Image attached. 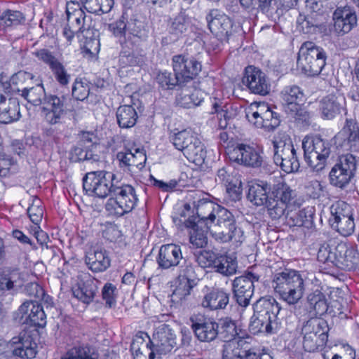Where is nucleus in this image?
<instances>
[{
	"label": "nucleus",
	"mask_w": 359,
	"mask_h": 359,
	"mask_svg": "<svg viewBox=\"0 0 359 359\" xmlns=\"http://www.w3.org/2000/svg\"><path fill=\"white\" fill-rule=\"evenodd\" d=\"M328 331V325L323 319L312 318L306 321L301 331L304 350L314 352L324 346L327 341Z\"/></svg>",
	"instance_id": "nucleus-9"
},
{
	"label": "nucleus",
	"mask_w": 359,
	"mask_h": 359,
	"mask_svg": "<svg viewBox=\"0 0 359 359\" xmlns=\"http://www.w3.org/2000/svg\"><path fill=\"white\" fill-rule=\"evenodd\" d=\"M339 253L344 254V259L341 260L340 265L342 270H351L355 267L359 262V253L352 248L342 244L341 247L337 251Z\"/></svg>",
	"instance_id": "nucleus-52"
},
{
	"label": "nucleus",
	"mask_w": 359,
	"mask_h": 359,
	"mask_svg": "<svg viewBox=\"0 0 359 359\" xmlns=\"http://www.w3.org/2000/svg\"><path fill=\"white\" fill-rule=\"evenodd\" d=\"M12 344L11 353L21 358L32 359L37 353V345L32 337L27 333H21L9 341Z\"/></svg>",
	"instance_id": "nucleus-29"
},
{
	"label": "nucleus",
	"mask_w": 359,
	"mask_h": 359,
	"mask_svg": "<svg viewBox=\"0 0 359 359\" xmlns=\"http://www.w3.org/2000/svg\"><path fill=\"white\" fill-rule=\"evenodd\" d=\"M271 184L267 182L260 181L249 186L248 199L257 206L266 205L269 199V193Z\"/></svg>",
	"instance_id": "nucleus-42"
},
{
	"label": "nucleus",
	"mask_w": 359,
	"mask_h": 359,
	"mask_svg": "<svg viewBox=\"0 0 359 359\" xmlns=\"http://www.w3.org/2000/svg\"><path fill=\"white\" fill-rule=\"evenodd\" d=\"M212 268L224 276H231L236 272L237 262L229 257L218 255Z\"/></svg>",
	"instance_id": "nucleus-54"
},
{
	"label": "nucleus",
	"mask_w": 359,
	"mask_h": 359,
	"mask_svg": "<svg viewBox=\"0 0 359 359\" xmlns=\"http://www.w3.org/2000/svg\"><path fill=\"white\" fill-rule=\"evenodd\" d=\"M230 293L224 289L213 287L203 297L201 306L210 311H217L226 309L229 304Z\"/></svg>",
	"instance_id": "nucleus-36"
},
{
	"label": "nucleus",
	"mask_w": 359,
	"mask_h": 359,
	"mask_svg": "<svg viewBox=\"0 0 359 359\" xmlns=\"http://www.w3.org/2000/svg\"><path fill=\"white\" fill-rule=\"evenodd\" d=\"M280 98L284 111H285L301 104L304 101V94L298 86H288L280 92Z\"/></svg>",
	"instance_id": "nucleus-43"
},
{
	"label": "nucleus",
	"mask_w": 359,
	"mask_h": 359,
	"mask_svg": "<svg viewBox=\"0 0 359 359\" xmlns=\"http://www.w3.org/2000/svg\"><path fill=\"white\" fill-rule=\"evenodd\" d=\"M172 66L184 87L198 75L202 67L201 62L194 57L183 54L172 57Z\"/></svg>",
	"instance_id": "nucleus-16"
},
{
	"label": "nucleus",
	"mask_w": 359,
	"mask_h": 359,
	"mask_svg": "<svg viewBox=\"0 0 359 359\" xmlns=\"http://www.w3.org/2000/svg\"><path fill=\"white\" fill-rule=\"evenodd\" d=\"M170 140L174 147L184 156L196 164H201L206 156V151L201 141L187 130L173 133Z\"/></svg>",
	"instance_id": "nucleus-7"
},
{
	"label": "nucleus",
	"mask_w": 359,
	"mask_h": 359,
	"mask_svg": "<svg viewBox=\"0 0 359 359\" xmlns=\"http://www.w3.org/2000/svg\"><path fill=\"white\" fill-rule=\"evenodd\" d=\"M333 20L332 32L337 36L348 33L357 24L355 12L347 6L337 8L333 13Z\"/></svg>",
	"instance_id": "nucleus-25"
},
{
	"label": "nucleus",
	"mask_w": 359,
	"mask_h": 359,
	"mask_svg": "<svg viewBox=\"0 0 359 359\" xmlns=\"http://www.w3.org/2000/svg\"><path fill=\"white\" fill-rule=\"evenodd\" d=\"M25 20L23 14L18 11L6 10L0 16V29L20 25Z\"/></svg>",
	"instance_id": "nucleus-57"
},
{
	"label": "nucleus",
	"mask_w": 359,
	"mask_h": 359,
	"mask_svg": "<svg viewBox=\"0 0 359 359\" xmlns=\"http://www.w3.org/2000/svg\"><path fill=\"white\" fill-rule=\"evenodd\" d=\"M353 208L344 201H337L330 207L332 226L344 236L351 235L355 230Z\"/></svg>",
	"instance_id": "nucleus-13"
},
{
	"label": "nucleus",
	"mask_w": 359,
	"mask_h": 359,
	"mask_svg": "<svg viewBox=\"0 0 359 359\" xmlns=\"http://www.w3.org/2000/svg\"><path fill=\"white\" fill-rule=\"evenodd\" d=\"M116 175L110 172L99 170L88 172L83 179V190L89 195L104 198L112 194L116 185Z\"/></svg>",
	"instance_id": "nucleus-10"
},
{
	"label": "nucleus",
	"mask_w": 359,
	"mask_h": 359,
	"mask_svg": "<svg viewBox=\"0 0 359 359\" xmlns=\"http://www.w3.org/2000/svg\"><path fill=\"white\" fill-rule=\"evenodd\" d=\"M72 158L74 161H90L97 162L99 161V156L95 154L92 149L77 144L72 151Z\"/></svg>",
	"instance_id": "nucleus-60"
},
{
	"label": "nucleus",
	"mask_w": 359,
	"mask_h": 359,
	"mask_svg": "<svg viewBox=\"0 0 359 359\" xmlns=\"http://www.w3.org/2000/svg\"><path fill=\"white\" fill-rule=\"evenodd\" d=\"M191 320L192 322L191 328L196 337L200 341L211 342L217 337V322L210 318H200L196 320L191 318Z\"/></svg>",
	"instance_id": "nucleus-35"
},
{
	"label": "nucleus",
	"mask_w": 359,
	"mask_h": 359,
	"mask_svg": "<svg viewBox=\"0 0 359 359\" xmlns=\"http://www.w3.org/2000/svg\"><path fill=\"white\" fill-rule=\"evenodd\" d=\"M95 349L88 344L74 346L62 356L61 359H98Z\"/></svg>",
	"instance_id": "nucleus-48"
},
{
	"label": "nucleus",
	"mask_w": 359,
	"mask_h": 359,
	"mask_svg": "<svg viewBox=\"0 0 359 359\" xmlns=\"http://www.w3.org/2000/svg\"><path fill=\"white\" fill-rule=\"evenodd\" d=\"M342 244L345 243L336 244L335 242L330 241L321 244L317 254L318 260L329 266H334L341 269L339 264L344 256V254L339 253L337 251Z\"/></svg>",
	"instance_id": "nucleus-32"
},
{
	"label": "nucleus",
	"mask_w": 359,
	"mask_h": 359,
	"mask_svg": "<svg viewBox=\"0 0 359 359\" xmlns=\"http://www.w3.org/2000/svg\"><path fill=\"white\" fill-rule=\"evenodd\" d=\"M272 287L280 298L290 305H296L304 293V280L301 273L285 269L273 275Z\"/></svg>",
	"instance_id": "nucleus-2"
},
{
	"label": "nucleus",
	"mask_w": 359,
	"mask_h": 359,
	"mask_svg": "<svg viewBox=\"0 0 359 359\" xmlns=\"http://www.w3.org/2000/svg\"><path fill=\"white\" fill-rule=\"evenodd\" d=\"M272 144L274 163L287 173L298 171L300 164L290 136L279 133L274 137Z\"/></svg>",
	"instance_id": "nucleus-5"
},
{
	"label": "nucleus",
	"mask_w": 359,
	"mask_h": 359,
	"mask_svg": "<svg viewBox=\"0 0 359 359\" xmlns=\"http://www.w3.org/2000/svg\"><path fill=\"white\" fill-rule=\"evenodd\" d=\"M320 16L321 15L318 13H313L310 15H299L297 18V23L304 33L309 34L314 32L316 28L320 25L321 20L318 19V17Z\"/></svg>",
	"instance_id": "nucleus-61"
},
{
	"label": "nucleus",
	"mask_w": 359,
	"mask_h": 359,
	"mask_svg": "<svg viewBox=\"0 0 359 359\" xmlns=\"http://www.w3.org/2000/svg\"><path fill=\"white\" fill-rule=\"evenodd\" d=\"M217 324V337L225 343L237 339L238 334L236 322L230 318H224L219 320Z\"/></svg>",
	"instance_id": "nucleus-49"
},
{
	"label": "nucleus",
	"mask_w": 359,
	"mask_h": 359,
	"mask_svg": "<svg viewBox=\"0 0 359 359\" xmlns=\"http://www.w3.org/2000/svg\"><path fill=\"white\" fill-rule=\"evenodd\" d=\"M357 161L351 155H341L329 173L330 184L341 190H345L354 177Z\"/></svg>",
	"instance_id": "nucleus-12"
},
{
	"label": "nucleus",
	"mask_w": 359,
	"mask_h": 359,
	"mask_svg": "<svg viewBox=\"0 0 359 359\" xmlns=\"http://www.w3.org/2000/svg\"><path fill=\"white\" fill-rule=\"evenodd\" d=\"M250 342L252 337H237V339L228 341L223 346V359H244L245 353L250 351Z\"/></svg>",
	"instance_id": "nucleus-38"
},
{
	"label": "nucleus",
	"mask_w": 359,
	"mask_h": 359,
	"mask_svg": "<svg viewBox=\"0 0 359 359\" xmlns=\"http://www.w3.org/2000/svg\"><path fill=\"white\" fill-rule=\"evenodd\" d=\"M21 274L18 269L8 268L0 272V293L11 290L20 283Z\"/></svg>",
	"instance_id": "nucleus-51"
},
{
	"label": "nucleus",
	"mask_w": 359,
	"mask_h": 359,
	"mask_svg": "<svg viewBox=\"0 0 359 359\" xmlns=\"http://www.w3.org/2000/svg\"><path fill=\"white\" fill-rule=\"evenodd\" d=\"M345 107V98L340 95L330 94L318 102V111L322 119L330 121L339 115Z\"/></svg>",
	"instance_id": "nucleus-27"
},
{
	"label": "nucleus",
	"mask_w": 359,
	"mask_h": 359,
	"mask_svg": "<svg viewBox=\"0 0 359 359\" xmlns=\"http://www.w3.org/2000/svg\"><path fill=\"white\" fill-rule=\"evenodd\" d=\"M20 118V104L17 98L6 96L0 90V123L8 124Z\"/></svg>",
	"instance_id": "nucleus-37"
},
{
	"label": "nucleus",
	"mask_w": 359,
	"mask_h": 359,
	"mask_svg": "<svg viewBox=\"0 0 359 359\" xmlns=\"http://www.w3.org/2000/svg\"><path fill=\"white\" fill-rule=\"evenodd\" d=\"M116 120L118 126L121 128H130L136 124L138 115L132 105H121L116 110Z\"/></svg>",
	"instance_id": "nucleus-46"
},
{
	"label": "nucleus",
	"mask_w": 359,
	"mask_h": 359,
	"mask_svg": "<svg viewBox=\"0 0 359 359\" xmlns=\"http://www.w3.org/2000/svg\"><path fill=\"white\" fill-rule=\"evenodd\" d=\"M39 60L48 65L55 80L62 86H67L71 76L68 74L63 64L48 50L43 48L35 53Z\"/></svg>",
	"instance_id": "nucleus-23"
},
{
	"label": "nucleus",
	"mask_w": 359,
	"mask_h": 359,
	"mask_svg": "<svg viewBox=\"0 0 359 359\" xmlns=\"http://www.w3.org/2000/svg\"><path fill=\"white\" fill-rule=\"evenodd\" d=\"M269 197L274 198L282 203L292 207L295 204V191L281 177L271 185Z\"/></svg>",
	"instance_id": "nucleus-39"
},
{
	"label": "nucleus",
	"mask_w": 359,
	"mask_h": 359,
	"mask_svg": "<svg viewBox=\"0 0 359 359\" xmlns=\"http://www.w3.org/2000/svg\"><path fill=\"white\" fill-rule=\"evenodd\" d=\"M156 82L159 86L163 90H172L175 87L182 88L184 86L180 81L177 76L174 73V75L171 72H159L156 76Z\"/></svg>",
	"instance_id": "nucleus-56"
},
{
	"label": "nucleus",
	"mask_w": 359,
	"mask_h": 359,
	"mask_svg": "<svg viewBox=\"0 0 359 359\" xmlns=\"http://www.w3.org/2000/svg\"><path fill=\"white\" fill-rule=\"evenodd\" d=\"M285 112L290 117L294 118L295 122L303 126H307L311 123L309 112L302 108L301 104H299L294 108L289 109Z\"/></svg>",
	"instance_id": "nucleus-63"
},
{
	"label": "nucleus",
	"mask_w": 359,
	"mask_h": 359,
	"mask_svg": "<svg viewBox=\"0 0 359 359\" xmlns=\"http://www.w3.org/2000/svg\"><path fill=\"white\" fill-rule=\"evenodd\" d=\"M333 20L332 32L337 36L348 33L357 24L355 12L347 6L337 8L333 13Z\"/></svg>",
	"instance_id": "nucleus-26"
},
{
	"label": "nucleus",
	"mask_w": 359,
	"mask_h": 359,
	"mask_svg": "<svg viewBox=\"0 0 359 359\" xmlns=\"http://www.w3.org/2000/svg\"><path fill=\"white\" fill-rule=\"evenodd\" d=\"M67 14L69 21L71 19L75 21V23L73 24V29L78 33L83 34L86 32L87 34H93V30L90 29V25L87 24V21L90 20V17H88L81 9L75 10L72 13L67 10Z\"/></svg>",
	"instance_id": "nucleus-53"
},
{
	"label": "nucleus",
	"mask_w": 359,
	"mask_h": 359,
	"mask_svg": "<svg viewBox=\"0 0 359 359\" xmlns=\"http://www.w3.org/2000/svg\"><path fill=\"white\" fill-rule=\"evenodd\" d=\"M33 75L31 73L20 71L16 74H14L11 78L9 81L7 80L4 81V77L1 76L0 83L1 86L3 88L6 96H10L9 93L12 90V86H19L22 87L24 83L32 81L33 79Z\"/></svg>",
	"instance_id": "nucleus-50"
},
{
	"label": "nucleus",
	"mask_w": 359,
	"mask_h": 359,
	"mask_svg": "<svg viewBox=\"0 0 359 359\" xmlns=\"http://www.w3.org/2000/svg\"><path fill=\"white\" fill-rule=\"evenodd\" d=\"M266 207L267 208L269 216L273 219H279L285 215H287V212H290L292 208V206L271 197H269Z\"/></svg>",
	"instance_id": "nucleus-58"
},
{
	"label": "nucleus",
	"mask_w": 359,
	"mask_h": 359,
	"mask_svg": "<svg viewBox=\"0 0 359 359\" xmlns=\"http://www.w3.org/2000/svg\"><path fill=\"white\" fill-rule=\"evenodd\" d=\"M260 149L245 144H238L229 152V159L246 167L258 168L264 165V158Z\"/></svg>",
	"instance_id": "nucleus-15"
},
{
	"label": "nucleus",
	"mask_w": 359,
	"mask_h": 359,
	"mask_svg": "<svg viewBox=\"0 0 359 359\" xmlns=\"http://www.w3.org/2000/svg\"><path fill=\"white\" fill-rule=\"evenodd\" d=\"M137 200L133 187L116 181L112 194L105 204V209L110 215L121 217L131 212Z\"/></svg>",
	"instance_id": "nucleus-6"
},
{
	"label": "nucleus",
	"mask_w": 359,
	"mask_h": 359,
	"mask_svg": "<svg viewBox=\"0 0 359 359\" xmlns=\"http://www.w3.org/2000/svg\"><path fill=\"white\" fill-rule=\"evenodd\" d=\"M327 54L313 42H304L298 53L297 69L308 76L320 74L326 65Z\"/></svg>",
	"instance_id": "nucleus-3"
},
{
	"label": "nucleus",
	"mask_w": 359,
	"mask_h": 359,
	"mask_svg": "<svg viewBox=\"0 0 359 359\" xmlns=\"http://www.w3.org/2000/svg\"><path fill=\"white\" fill-rule=\"evenodd\" d=\"M260 276L252 271L235 278L232 283L233 299L241 307H247L254 294L255 283L259 282Z\"/></svg>",
	"instance_id": "nucleus-14"
},
{
	"label": "nucleus",
	"mask_w": 359,
	"mask_h": 359,
	"mask_svg": "<svg viewBox=\"0 0 359 359\" xmlns=\"http://www.w3.org/2000/svg\"><path fill=\"white\" fill-rule=\"evenodd\" d=\"M337 148L348 152L356 160L359 158V123L355 118H346L341 130L334 136Z\"/></svg>",
	"instance_id": "nucleus-11"
},
{
	"label": "nucleus",
	"mask_w": 359,
	"mask_h": 359,
	"mask_svg": "<svg viewBox=\"0 0 359 359\" xmlns=\"http://www.w3.org/2000/svg\"><path fill=\"white\" fill-rule=\"evenodd\" d=\"M281 307L273 297H262L253 304L254 312H258L272 319H278Z\"/></svg>",
	"instance_id": "nucleus-45"
},
{
	"label": "nucleus",
	"mask_w": 359,
	"mask_h": 359,
	"mask_svg": "<svg viewBox=\"0 0 359 359\" xmlns=\"http://www.w3.org/2000/svg\"><path fill=\"white\" fill-rule=\"evenodd\" d=\"M64 97H57L54 95H48L43 102L42 108L44 112L46 121L51 125L61 123V120L66 115L64 106Z\"/></svg>",
	"instance_id": "nucleus-28"
},
{
	"label": "nucleus",
	"mask_w": 359,
	"mask_h": 359,
	"mask_svg": "<svg viewBox=\"0 0 359 359\" xmlns=\"http://www.w3.org/2000/svg\"><path fill=\"white\" fill-rule=\"evenodd\" d=\"M333 20L332 32L337 36L348 33L357 24L355 12L347 6L337 8L333 13Z\"/></svg>",
	"instance_id": "nucleus-24"
},
{
	"label": "nucleus",
	"mask_w": 359,
	"mask_h": 359,
	"mask_svg": "<svg viewBox=\"0 0 359 359\" xmlns=\"http://www.w3.org/2000/svg\"><path fill=\"white\" fill-rule=\"evenodd\" d=\"M22 88H17L18 91H21V96L34 106H39L43 104L48 95L42 83L36 84L34 86L29 87L24 83Z\"/></svg>",
	"instance_id": "nucleus-44"
},
{
	"label": "nucleus",
	"mask_w": 359,
	"mask_h": 359,
	"mask_svg": "<svg viewBox=\"0 0 359 359\" xmlns=\"http://www.w3.org/2000/svg\"><path fill=\"white\" fill-rule=\"evenodd\" d=\"M215 182L226 188V191L232 201H236L241 199L242 183L233 169L230 167L219 169L215 177Z\"/></svg>",
	"instance_id": "nucleus-22"
},
{
	"label": "nucleus",
	"mask_w": 359,
	"mask_h": 359,
	"mask_svg": "<svg viewBox=\"0 0 359 359\" xmlns=\"http://www.w3.org/2000/svg\"><path fill=\"white\" fill-rule=\"evenodd\" d=\"M265 108V104L259 105L256 102L252 103L245 109L246 118L256 127L260 128L258 123H261L262 111Z\"/></svg>",
	"instance_id": "nucleus-64"
},
{
	"label": "nucleus",
	"mask_w": 359,
	"mask_h": 359,
	"mask_svg": "<svg viewBox=\"0 0 359 359\" xmlns=\"http://www.w3.org/2000/svg\"><path fill=\"white\" fill-rule=\"evenodd\" d=\"M329 306L326 295L321 290L316 289L309 293L306 297V311L310 319L318 318L326 313Z\"/></svg>",
	"instance_id": "nucleus-34"
},
{
	"label": "nucleus",
	"mask_w": 359,
	"mask_h": 359,
	"mask_svg": "<svg viewBox=\"0 0 359 359\" xmlns=\"http://www.w3.org/2000/svg\"><path fill=\"white\" fill-rule=\"evenodd\" d=\"M206 20L212 34L221 42H228L233 34V22L230 18L218 10H212Z\"/></svg>",
	"instance_id": "nucleus-18"
},
{
	"label": "nucleus",
	"mask_w": 359,
	"mask_h": 359,
	"mask_svg": "<svg viewBox=\"0 0 359 359\" xmlns=\"http://www.w3.org/2000/svg\"><path fill=\"white\" fill-rule=\"evenodd\" d=\"M146 337L149 339L146 343L147 348H149V345L151 344L158 355H165L177 348L176 336L168 325L162 324L157 327L152 339L147 334Z\"/></svg>",
	"instance_id": "nucleus-17"
},
{
	"label": "nucleus",
	"mask_w": 359,
	"mask_h": 359,
	"mask_svg": "<svg viewBox=\"0 0 359 359\" xmlns=\"http://www.w3.org/2000/svg\"><path fill=\"white\" fill-rule=\"evenodd\" d=\"M315 208L307 206L297 212H292V210L287 212V223L290 226H304L310 229L313 226V217Z\"/></svg>",
	"instance_id": "nucleus-41"
},
{
	"label": "nucleus",
	"mask_w": 359,
	"mask_h": 359,
	"mask_svg": "<svg viewBox=\"0 0 359 359\" xmlns=\"http://www.w3.org/2000/svg\"><path fill=\"white\" fill-rule=\"evenodd\" d=\"M210 114H216L218 119V127L220 129H225L231 119H232V113L229 111L226 103L217 98H213L211 101Z\"/></svg>",
	"instance_id": "nucleus-47"
},
{
	"label": "nucleus",
	"mask_w": 359,
	"mask_h": 359,
	"mask_svg": "<svg viewBox=\"0 0 359 359\" xmlns=\"http://www.w3.org/2000/svg\"><path fill=\"white\" fill-rule=\"evenodd\" d=\"M278 319H272L258 312H254L250 323V330L253 334L264 333L272 334L280 330Z\"/></svg>",
	"instance_id": "nucleus-33"
},
{
	"label": "nucleus",
	"mask_w": 359,
	"mask_h": 359,
	"mask_svg": "<svg viewBox=\"0 0 359 359\" xmlns=\"http://www.w3.org/2000/svg\"><path fill=\"white\" fill-rule=\"evenodd\" d=\"M182 260L183 257L180 245L170 243L163 245L160 248L157 263L161 269H173L179 266Z\"/></svg>",
	"instance_id": "nucleus-30"
},
{
	"label": "nucleus",
	"mask_w": 359,
	"mask_h": 359,
	"mask_svg": "<svg viewBox=\"0 0 359 359\" xmlns=\"http://www.w3.org/2000/svg\"><path fill=\"white\" fill-rule=\"evenodd\" d=\"M242 83L252 93L260 95H268L271 90L266 74L254 66H248L245 69Z\"/></svg>",
	"instance_id": "nucleus-19"
},
{
	"label": "nucleus",
	"mask_w": 359,
	"mask_h": 359,
	"mask_svg": "<svg viewBox=\"0 0 359 359\" xmlns=\"http://www.w3.org/2000/svg\"><path fill=\"white\" fill-rule=\"evenodd\" d=\"M208 211V214L198 213V216L206 218L211 225L210 233L217 241L221 243L232 242L238 245L245 241L244 231L230 211L220 206Z\"/></svg>",
	"instance_id": "nucleus-1"
},
{
	"label": "nucleus",
	"mask_w": 359,
	"mask_h": 359,
	"mask_svg": "<svg viewBox=\"0 0 359 359\" xmlns=\"http://www.w3.org/2000/svg\"><path fill=\"white\" fill-rule=\"evenodd\" d=\"M179 266V277H182L186 280V283L183 288L177 287L173 292V297L182 300L187 296L190 294V291L194 285H195V279L196 278L195 269L192 263L183 258Z\"/></svg>",
	"instance_id": "nucleus-31"
},
{
	"label": "nucleus",
	"mask_w": 359,
	"mask_h": 359,
	"mask_svg": "<svg viewBox=\"0 0 359 359\" xmlns=\"http://www.w3.org/2000/svg\"><path fill=\"white\" fill-rule=\"evenodd\" d=\"M189 26L188 18L184 13H180L175 18L170 19L168 30L170 34L178 39L185 33Z\"/></svg>",
	"instance_id": "nucleus-55"
},
{
	"label": "nucleus",
	"mask_w": 359,
	"mask_h": 359,
	"mask_svg": "<svg viewBox=\"0 0 359 359\" xmlns=\"http://www.w3.org/2000/svg\"><path fill=\"white\" fill-rule=\"evenodd\" d=\"M100 281L88 273L78 276V281L72 288L74 296L84 304H90L96 296Z\"/></svg>",
	"instance_id": "nucleus-21"
},
{
	"label": "nucleus",
	"mask_w": 359,
	"mask_h": 359,
	"mask_svg": "<svg viewBox=\"0 0 359 359\" xmlns=\"http://www.w3.org/2000/svg\"><path fill=\"white\" fill-rule=\"evenodd\" d=\"M261 123H258L260 128H264L266 130H273L280 123V116L276 112L272 111L268 106L262 111Z\"/></svg>",
	"instance_id": "nucleus-59"
},
{
	"label": "nucleus",
	"mask_w": 359,
	"mask_h": 359,
	"mask_svg": "<svg viewBox=\"0 0 359 359\" xmlns=\"http://www.w3.org/2000/svg\"><path fill=\"white\" fill-rule=\"evenodd\" d=\"M256 4L259 11L272 19L276 20L282 14L276 0H256Z\"/></svg>",
	"instance_id": "nucleus-62"
},
{
	"label": "nucleus",
	"mask_w": 359,
	"mask_h": 359,
	"mask_svg": "<svg viewBox=\"0 0 359 359\" xmlns=\"http://www.w3.org/2000/svg\"><path fill=\"white\" fill-rule=\"evenodd\" d=\"M18 312L22 324L39 327H43L46 325V316L43 306L36 301L23 302Z\"/></svg>",
	"instance_id": "nucleus-20"
},
{
	"label": "nucleus",
	"mask_w": 359,
	"mask_h": 359,
	"mask_svg": "<svg viewBox=\"0 0 359 359\" xmlns=\"http://www.w3.org/2000/svg\"><path fill=\"white\" fill-rule=\"evenodd\" d=\"M86 264L93 272H102L110 266L111 260L104 249H95L88 252L85 259Z\"/></svg>",
	"instance_id": "nucleus-40"
},
{
	"label": "nucleus",
	"mask_w": 359,
	"mask_h": 359,
	"mask_svg": "<svg viewBox=\"0 0 359 359\" xmlns=\"http://www.w3.org/2000/svg\"><path fill=\"white\" fill-rule=\"evenodd\" d=\"M194 206L197 209V217L189 218L185 221V226L191 229L189 233V242L193 248H203L208 244V238L206 232L211 229V225H209L206 218L198 216V213H203V210H210L212 208V204L205 198H199L197 205L194 203Z\"/></svg>",
	"instance_id": "nucleus-8"
},
{
	"label": "nucleus",
	"mask_w": 359,
	"mask_h": 359,
	"mask_svg": "<svg viewBox=\"0 0 359 359\" xmlns=\"http://www.w3.org/2000/svg\"><path fill=\"white\" fill-rule=\"evenodd\" d=\"M304 157L309 166L314 171L323 170L331 154V144L320 135L305 137L302 141Z\"/></svg>",
	"instance_id": "nucleus-4"
}]
</instances>
